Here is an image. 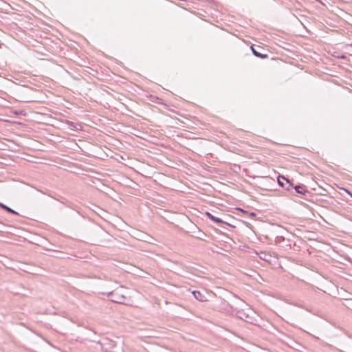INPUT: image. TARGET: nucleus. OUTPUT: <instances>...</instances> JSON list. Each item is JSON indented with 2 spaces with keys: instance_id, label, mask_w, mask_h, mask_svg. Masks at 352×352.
Listing matches in <instances>:
<instances>
[{
  "instance_id": "1",
  "label": "nucleus",
  "mask_w": 352,
  "mask_h": 352,
  "mask_svg": "<svg viewBox=\"0 0 352 352\" xmlns=\"http://www.w3.org/2000/svg\"><path fill=\"white\" fill-rule=\"evenodd\" d=\"M110 300L116 303L124 304L126 300V296L122 292V289H116L108 294Z\"/></svg>"
},
{
  "instance_id": "2",
  "label": "nucleus",
  "mask_w": 352,
  "mask_h": 352,
  "mask_svg": "<svg viewBox=\"0 0 352 352\" xmlns=\"http://www.w3.org/2000/svg\"><path fill=\"white\" fill-rule=\"evenodd\" d=\"M236 314L239 318L248 323L254 324L256 321L254 318L255 313L250 309H248L246 311H239Z\"/></svg>"
},
{
  "instance_id": "3",
  "label": "nucleus",
  "mask_w": 352,
  "mask_h": 352,
  "mask_svg": "<svg viewBox=\"0 0 352 352\" xmlns=\"http://www.w3.org/2000/svg\"><path fill=\"white\" fill-rule=\"evenodd\" d=\"M194 297L200 302H205L207 300L206 296L201 293L199 291H193L192 292Z\"/></svg>"
},
{
  "instance_id": "4",
  "label": "nucleus",
  "mask_w": 352,
  "mask_h": 352,
  "mask_svg": "<svg viewBox=\"0 0 352 352\" xmlns=\"http://www.w3.org/2000/svg\"><path fill=\"white\" fill-rule=\"evenodd\" d=\"M259 258L265 261L270 263L272 261V255L266 252H261L259 253Z\"/></svg>"
},
{
  "instance_id": "5",
  "label": "nucleus",
  "mask_w": 352,
  "mask_h": 352,
  "mask_svg": "<svg viewBox=\"0 0 352 352\" xmlns=\"http://www.w3.org/2000/svg\"><path fill=\"white\" fill-rule=\"evenodd\" d=\"M206 215L207 217L211 219L212 221H213L214 222H216L217 223H226V222H224L221 219L219 218V217H214V215H212L211 213L210 212H206Z\"/></svg>"
},
{
  "instance_id": "6",
  "label": "nucleus",
  "mask_w": 352,
  "mask_h": 352,
  "mask_svg": "<svg viewBox=\"0 0 352 352\" xmlns=\"http://www.w3.org/2000/svg\"><path fill=\"white\" fill-rule=\"evenodd\" d=\"M280 179L285 182V184L283 186L285 190H289L292 188V184L284 176H280Z\"/></svg>"
},
{
  "instance_id": "7",
  "label": "nucleus",
  "mask_w": 352,
  "mask_h": 352,
  "mask_svg": "<svg viewBox=\"0 0 352 352\" xmlns=\"http://www.w3.org/2000/svg\"><path fill=\"white\" fill-rule=\"evenodd\" d=\"M280 179L285 182V184L283 186L285 190H289L292 188V184L284 176H280Z\"/></svg>"
},
{
  "instance_id": "8",
  "label": "nucleus",
  "mask_w": 352,
  "mask_h": 352,
  "mask_svg": "<svg viewBox=\"0 0 352 352\" xmlns=\"http://www.w3.org/2000/svg\"><path fill=\"white\" fill-rule=\"evenodd\" d=\"M294 189L297 193L305 195V192H307V190L305 189V186L298 185L294 187Z\"/></svg>"
},
{
  "instance_id": "9",
  "label": "nucleus",
  "mask_w": 352,
  "mask_h": 352,
  "mask_svg": "<svg viewBox=\"0 0 352 352\" xmlns=\"http://www.w3.org/2000/svg\"><path fill=\"white\" fill-rule=\"evenodd\" d=\"M0 207L4 210H6L7 212H10V213H12V214H18V213L14 211V210H12V208H9L8 206H7L6 205L2 204L0 202Z\"/></svg>"
},
{
  "instance_id": "10",
  "label": "nucleus",
  "mask_w": 352,
  "mask_h": 352,
  "mask_svg": "<svg viewBox=\"0 0 352 352\" xmlns=\"http://www.w3.org/2000/svg\"><path fill=\"white\" fill-rule=\"evenodd\" d=\"M251 49H252V54L256 56V57H259V58H263V57H266V55H263L262 54L258 52L254 48H253L252 47H251Z\"/></svg>"
},
{
  "instance_id": "11",
  "label": "nucleus",
  "mask_w": 352,
  "mask_h": 352,
  "mask_svg": "<svg viewBox=\"0 0 352 352\" xmlns=\"http://www.w3.org/2000/svg\"><path fill=\"white\" fill-rule=\"evenodd\" d=\"M278 183L280 186H283V185L285 184V181H283V179H280V176L278 177Z\"/></svg>"
},
{
  "instance_id": "12",
  "label": "nucleus",
  "mask_w": 352,
  "mask_h": 352,
  "mask_svg": "<svg viewBox=\"0 0 352 352\" xmlns=\"http://www.w3.org/2000/svg\"><path fill=\"white\" fill-rule=\"evenodd\" d=\"M250 215H251V216H254V215H255V214H254V212H251Z\"/></svg>"
}]
</instances>
